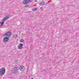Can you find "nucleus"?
Returning a JSON list of instances; mask_svg holds the SVG:
<instances>
[{
	"instance_id": "1",
	"label": "nucleus",
	"mask_w": 79,
	"mask_h": 79,
	"mask_svg": "<svg viewBox=\"0 0 79 79\" xmlns=\"http://www.w3.org/2000/svg\"><path fill=\"white\" fill-rule=\"evenodd\" d=\"M5 73V68L2 67L0 70V75H3Z\"/></svg>"
},
{
	"instance_id": "2",
	"label": "nucleus",
	"mask_w": 79,
	"mask_h": 79,
	"mask_svg": "<svg viewBox=\"0 0 79 79\" xmlns=\"http://www.w3.org/2000/svg\"><path fill=\"white\" fill-rule=\"evenodd\" d=\"M23 44L22 43H20L19 44V45H18V49H22L23 48Z\"/></svg>"
},
{
	"instance_id": "3",
	"label": "nucleus",
	"mask_w": 79,
	"mask_h": 79,
	"mask_svg": "<svg viewBox=\"0 0 79 79\" xmlns=\"http://www.w3.org/2000/svg\"><path fill=\"white\" fill-rule=\"evenodd\" d=\"M5 35L6 36H7V37H10L11 35V32H8L6 33Z\"/></svg>"
},
{
	"instance_id": "4",
	"label": "nucleus",
	"mask_w": 79,
	"mask_h": 79,
	"mask_svg": "<svg viewBox=\"0 0 79 79\" xmlns=\"http://www.w3.org/2000/svg\"><path fill=\"white\" fill-rule=\"evenodd\" d=\"M19 69L21 71H23L24 70V67L23 66L21 65L20 66Z\"/></svg>"
},
{
	"instance_id": "5",
	"label": "nucleus",
	"mask_w": 79,
	"mask_h": 79,
	"mask_svg": "<svg viewBox=\"0 0 79 79\" xmlns=\"http://www.w3.org/2000/svg\"><path fill=\"white\" fill-rule=\"evenodd\" d=\"M8 40H9V38L7 37H6L4 38V40H3V42H8Z\"/></svg>"
},
{
	"instance_id": "6",
	"label": "nucleus",
	"mask_w": 79,
	"mask_h": 79,
	"mask_svg": "<svg viewBox=\"0 0 79 79\" xmlns=\"http://www.w3.org/2000/svg\"><path fill=\"white\" fill-rule=\"evenodd\" d=\"M9 16H10V15H8L5 18L2 19V21H5L6 19H8L9 18Z\"/></svg>"
},
{
	"instance_id": "7",
	"label": "nucleus",
	"mask_w": 79,
	"mask_h": 79,
	"mask_svg": "<svg viewBox=\"0 0 79 79\" xmlns=\"http://www.w3.org/2000/svg\"><path fill=\"white\" fill-rule=\"evenodd\" d=\"M23 4H27V3H29L28 2V0H24L23 1Z\"/></svg>"
},
{
	"instance_id": "8",
	"label": "nucleus",
	"mask_w": 79,
	"mask_h": 79,
	"mask_svg": "<svg viewBox=\"0 0 79 79\" xmlns=\"http://www.w3.org/2000/svg\"><path fill=\"white\" fill-rule=\"evenodd\" d=\"M14 69V71H15V73H17V71H18V68H17V67H15Z\"/></svg>"
},
{
	"instance_id": "9",
	"label": "nucleus",
	"mask_w": 79,
	"mask_h": 79,
	"mask_svg": "<svg viewBox=\"0 0 79 79\" xmlns=\"http://www.w3.org/2000/svg\"><path fill=\"white\" fill-rule=\"evenodd\" d=\"M45 2H42L41 3H39V5H40L42 6V5H45Z\"/></svg>"
},
{
	"instance_id": "10",
	"label": "nucleus",
	"mask_w": 79,
	"mask_h": 79,
	"mask_svg": "<svg viewBox=\"0 0 79 79\" xmlns=\"http://www.w3.org/2000/svg\"><path fill=\"white\" fill-rule=\"evenodd\" d=\"M24 40L23 39H21L20 40V42H24Z\"/></svg>"
},
{
	"instance_id": "11",
	"label": "nucleus",
	"mask_w": 79,
	"mask_h": 79,
	"mask_svg": "<svg viewBox=\"0 0 79 79\" xmlns=\"http://www.w3.org/2000/svg\"><path fill=\"white\" fill-rule=\"evenodd\" d=\"M37 10V9L36 8H33L32 9V11H36Z\"/></svg>"
},
{
	"instance_id": "12",
	"label": "nucleus",
	"mask_w": 79,
	"mask_h": 79,
	"mask_svg": "<svg viewBox=\"0 0 79 79\" xmlns=\"http://www.w3.org/2000/svg\"><path fill=\"white\" fill-rule=\"evenodd\" d=\"M29 5L27 4L25 6V8H27V7H29Z\"/></svg>"
},
{
	"instance_id": "13",
	"label": "nucleus",
	"mask_w": 79,
	"mask_h": 79,
	"mask_svg": "<svg viewBox=\"0 0 79 79\" xmlns=\"http://www.w3.org/2000/svg\"><path fill=\"white\" fill-rule=\"evenodd\" d=\"M0 24L1 25V26H2V25H3V24H4V22H1L0 23Z\"/></svg>"
},
{
	"instance_id": "14",
	"label": "nucleus",
	"mask_w": 79,
	"mask_h": 79,
	"mask_svg": "<svg viewBox=\"0 0 79 79\" xmlns=\"http://www.w3.org/2000/svg\"><path fill=\"white\" fill-rule=\"evenodd\" d=\"M28 3H30V2H32V0H28Z\"/></svg>"
},
{
	"instance_id": "15",
	"label": "nucleus",
	"mask_w": 79,
	"mask_h": 79,
	"mask_svg": "<svg viewBox=\"0 0 79 79\" xmlns=\"http://www.w3.org/2000/svg\"><path fill=\"white\" fill-rule=\"evenodd\" d=\"M40 8H42V7H41Z\"/></svg>"
},
{
	"instance_id": "16",
	"label": "nucleus",
	"mask_w": 79,
	"mask_h": 79,
	"mask_svg": "<svg viewBox=\"0 0 79 79\" xmlns=\"http://www.w3.org/2000/svg\"><path fill=\"white\" fill-rule=\"evenodd\" d=\"M35 2H36V0H35Z\"/></svg>"
}]
</instances>
